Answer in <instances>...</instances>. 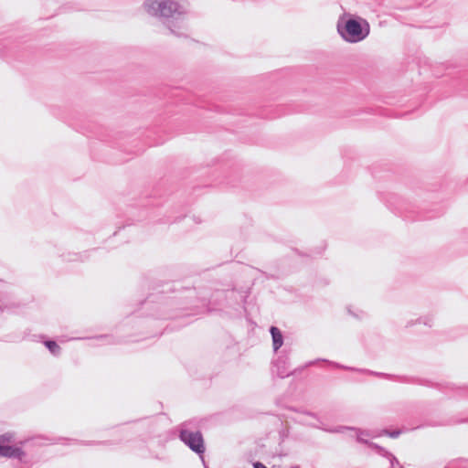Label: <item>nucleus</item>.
<instances>
[{
    "label": "nucleus",
    "mask_w": 468,
    "mask_h": 468,
    "mask_svg": "<svg viewBox=\"0 0 468 468\" xmlns=\"http://www.w3.org/2000/svg\"><path fill=\"white\" fill-rule=\"evenodd\" d=\"M144 7L148 15L159 18L171 33L182 36L175 28L184 27L183 23L187 13L186 7L175 0H145Z\"/></svg>",
    "instance_id": "obj_1"
},
{
    "label": "nucleus",
    "mask_w": 468,
    "mask_h": 468,
    "mask_svg": "<svg viewBox=\"0 0 468 468\" xmlns=\"http://www.w3.org/2000/svg\"><path fill=\"white\" fill-rule=\"evenodd\" d=\"M337 31L346 42L357 43L369 35L370 27L366 19L360 17H349L345 22L341 18L337 22Z\"/></svg>",
    "instance_id": "obj_2"
},
{
    "label": "nucleus",
    "mask_w": 468,
    "mask_h": 468,
    "mask_svg": "<svg viewBox=\"0 0 468 468\" xmlns=\"http://www.w3.org/2000/svg\"><path fill=\"white\" fill-rule=\"evenodd\" d=\"M179 439L194 452L197 454L205 452L203 435L196 420L185 421L179 426Z\"/></svg>",
    "instance_id": "obj_3"
},
{
    "label": "nucleus",
    "mask_w": 468,
    "mask_h": 468,
    "mask_svg": "<svg viewBox=\"0 0 468 468\" xmlns=\"http://www.w3.org/2000/svg\"><path fill=\"white\" fill-rule=\"evenodd\" d=\"M346 430H351V431H356V441L360 443L367 444L371 449L375 450L379 455L387 458L389 462L391 468H395L396 465L399 466V468H403V466L400 465L398 459L391 452H389L383 447L378 445L377 443L369 441L362 437V436H372V434L369 431H362L359 429L347 427V426H339L337 428L326 430V431L329 432H343Z\"/></svg>",
    "instance_id": "obj_4"
},
{
    "label": "nucleus",
    "mask_w": 468,
    "mask_h": 468,
    "mask_svg": "<svg viewBox=\"0 0 468 468\" xmlns=\"http://www.w3.org/2000/svg\"><path fill=\"white\" fill-rule=\"evenodd\" d=\"M272 371L281 378H284L292 374L290 370L289 357L283 351L280 353L277 359L273 362Z\"/></svg>",
    "instance_id": "obj_5"
},
{
    "label": "nucleus",
    "mask_w": 468,
    "mask_h": 468,
    "mask_svg": "<svg viewBox=\"0 0 468 468\" xmlns=\"http://www.w3.org/2000/svg\"><path fill=\"white\" fill-rule=\"evenodd\" d=\"M0 456L18 460L21 463H27V455L19 446H10L0 443Z\"/></svg>",
    "instance_id": "obj_6"
},
{
    "label": "nucleus",
    "mask_w": 468,
    "mask_h": 468,
    "mask_svg": "<svg viewBox=\"0 0 468 468\" xmlns=\"http://www.w3.org/2000/svg\"><path fill=\"white\" fill-rule=\"evenodd\" d=\"M16 306L17 304L15 303L10 293H8L6 291V285L0 282V310L10 311Z\"/></svg>",
    "instance_id": "obj_7"
},
{
    "label": "nucleus",
    "mask_w": 468,
    "mask_h": 468,
    "mask_svg": "<svg viewBox=\"0 0 468 468\" xmlns=\"http://www.w3.org/2000/svg\"><path fill=\"white\" fill-rule=\"evenodd\" d=\"M322 361L326 362L329 365H332L333 367H335L336 368H341V369L349 370V371L361 372V373H365V374H368V375H372V376H377V377H379V378H390V379L394 378V376L388 375V374H386V373L376 372V371H372V370H369V369H360V368H356V367H346V366L338 364L336 362L329 361V360H326V359H323Z\"/></svg>",
    "instance_id": "obj_8"
},
{
    "label": "nucleus",
    "mask_w": 468,
    "mask_h": 468,
    "mask_svg": "<svg viewBox=\"0 0 468 468\" xmlns=\"http://www.w3.org/2000/svg\"><path fill=\"white\" fill-rule=\"evenodd\" d=\"M270 333H271V338H272L273 350H274V352H277L283 344L282 334L281 330L276 326H271L270 328Z\"/></svg>",
    "instance_id": "obj_9"
},
{
    "label": "nucleus",
    "mask_w": 468,
    "mask_h": 468,
    "mask_svg": "<svg viewBox=\"0 0 468 468\" xmlns=\"http://www.w3.org/2000/svg\"><path fill=\"white\" fill-rule=\"evenodd\" d=\"M390 206L394 207L396 210L401 213L411 211L410 204L407 202V200L401 197H395V200L390 202Z\"/></svg>",
    "instance_id": "obj_10"
},
{
    "label": "nucleus",
    "mask_w": 468,
    "mask_h": 468,
    "mask_svg": "<svg viewBox=\"0 0 468 468\" xmlns=\"http://www.w3.org/2000/svg\"><path fill=\"white\" fill-rule=\"evenodd\" d=\"M44 345L54 356H58L61 352L60 346L53 340H47L44 342Z\"/></svg>",
    "instance_id": "obj_11"
},
{
    "label": "nucleus",
    "mask_w": 468,
    "mask_h": 468,
    "mask_svg": "<svg viewBox=\"0 0 468 468\" xmlns=\"http://www.w3.org/2000/svg\"><path fill=\"white\" fill-rule=\"evenodd\" d=\"M383 434H386L391 438H398L400 434H401V431L400 430H395V431H389L388 430H384L382 431Z\"/></svg>",
    "instance_id": "obj_12"
},
{
    "label": "nucleus",
    "mask_w": 468,
    "mask_h": 468,
    "mask_svg": "<svg viewBox=\"0 0 468 468\" xmlns=\"http://www.w3.org/2000/svg\"><path fill=\"white\" fill-rule=\"evenodd\" d=\"M13 441V436L10 433H5L0 435V443L5 444V442H11Z\"/></svg>",
    "instance_id": "obj_13"
},
{
    "label": "nucleus",
    "mask_w": 468,
    "mask_h": 468,
    "mask_svg": "<svg viewBox=\"0 0 468 468\" xmlns=\"http://www.w3.org/2000/svg\"><path fill=\"white\" fill-rule=\"evenodd\" d=\"M419 323H422L425 325L431 326L432 325V318L431 317L420 318Z\"/></svg>",
    "instance_id": "obj_14"
},
{
    "label": "nucleus",
    "mask_w": 468,
    "mask_h": 468,
    "mask_svg": "<svg viewBox=\"0 0 468 468\" xmlns=\"http://www.w3.org/2000/svg\"><path fill=\"white\" fill-rule=\"evenodd\" d=\"M316 361H310L309 363L306 364V367H309V366H312L315 363Z\"/></svg>",
    "instance_id": "obj_15"
},
{
    "label": "nucleus",
    "mask_w": 468,
    "mask_h": 468,
    "mask_svg": "<svg viewBox=\"0 0 468 468\" xmlns=\"http://www.w3.org/2000/svg\"><path fill=\"white\" fill-rule=\"evenodd\" d=\"M354 316L357 317V318H361L362 315H358V314H352Z\"/></svg>",
    "instance_id": "obj_16"
},
{
    "label": "nucleus",
    "mask_w": 468,
    "mask_h": 468,
    "mask_svg": "<svg viewBox=\"0 0 468 468\" xmlns=\"http://www.w3.org/2000/svg\"><path fill=\"white\" fill-rule=\"evenodd\" d=\"M76 259H71V258H69L68 261H75Z\"/></svg>",
    "instance_id": "obj_17"
}]
</instances>
